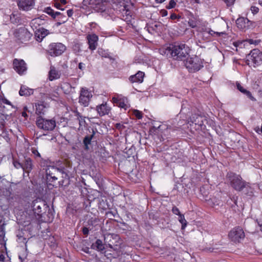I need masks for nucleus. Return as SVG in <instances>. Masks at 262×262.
<instances>
[{
    "label": "nucleus",
    "instance_id": "1",
    "mask_svg": "<svg viewBox=\"0 0 262 262\" xmlns=\"http://www.w3.org/2000/svg\"><path fill=\"white\" fill-rule=\"evenodd\" d=\"M190 52L189 48L184 43L171 44L163 49L161 54L172 58L174 60L182 61L188 57Z\"/></svg>",
    "mask_w": 262,
    "mask_h": 262
},
{
    "label": "nucleus",
    "instance_id": "47",
    "mask_svg": "<svg viewBox=\"0 0 262 262\" xmlns=\"http://www.w3.org/2000/svg\"><path fill=\"white\" fill-rule=\"evenodd\" d=\"M237 89L242 93L245 94L247 91V90L245 89L238 82L236 83Z\"/></svg>",
    "mask_w": 262,
    "mask_h": 262
},
{
    "label": "nucleus",
    "instance_id": "32",
    "mask_svg": "<svg viewBox=\"0 0 262 262\" xmlns=\"http://www.w3.org/2000/svg\"><path fill=\"white\" fill-rule=\"evenodd\" d=\"M36 113L38 115H43L45 112V106L43 104L37 103L35 104Z\"/></svg>",
    "mask_w": 262,
    "mask_h": 262
},
{
    "label": "nucleus",
    "instance_id": "5",
    "mask_svg": "<svg viewBox=\"0 0 262 262\" xmlns=\"http://www.w3.org/2000/svg\"><path fill=\"white\" fill-rule=\"evenodd\" d=\"M108 0H83L84 6L90 7L98 12H103L107 10L110 5Z\"/></svg>",
    "mask_w": 262,
    "mask_h": 262
},
{
    "label": "nucleus",
    "instance_id": "51",
    "mask_svg": "<svg viewBox=\"0 0 262 262\" xmlns=\"http://www.w3.org/2000/svg\"><path fill=\"white\" fill-rule=\"evenodd\" d=\"M8 183V182L5 179H2V177L0 176V190H2L4 188L3 186V184L4 183Z\"/></svg>",
    "mask_w": 262,
    "mask_h": 262
},
{
    "label": "nucleus",
    "instance_id": "31",
    "mask_svg": "<svg viewBox=\"0 0 262 262\" xmlns=\"http://www.w3.org/2000/svg\"><path fill=\"white\" fill-rule=\"evenodd\" d=\"M95 133H96V131L93 129L92 135H91L90 136H86L84 138L83 142L85 146V148L86 149H89V145L91 144V140L93 139V138L94 137Z\"/></svg>",
    "mask_w": 262,
    "mask_h": 262
},
{
    "label": "nucleus",
    "instance_id": "56",
    "mask_svg": "<svg viewBox=\"0 0 262 262\" xmlns=\"http://www.w3.org/2000/svg\"><path fill=\"white\" fill-rule=\"evenodd\" d=\"M32 152L36 156L38 157H40L41 156H40V154H39V152H38V151L35 149V148H32Z\"/></svg>",
    "mask_w": 262,
    "mask_h": 262
},
{
    "label": "nucleus",
    "instance_id": "36",
    "mask_svg": "<svg viewBox=\"0 0 262 262\" xmlns=\"http://www.w3.org/2000/svg\"><path fill=\"white\" fill-rule=\"evenodd\" d=\"M56 16H58L57 20L58 21L56 23L57 26H59L62 24L66 23L68 20L67 16L61 13L60 15H56Z\"/></svg>",
    "mask_w": 262,
    "mask_h": 262
},
{
    "label": "nucleus",
    "instance_id": "9",
    "mask_svg": "<svg viewBox=\"0 0 262 262\" xmlns=\"http://www.w3.org/2000/svg\"><path fill=\"white\" fill-rule=\"evenodd\" d=\"M49 206L46 202L40 199L34 200L31 204V209L35 214L40 216L48 209Z\"/></svg>",
    "mask_w": 262,
    "mask_h": 262
},
{
    "label": "nucleus",
    "instance_id": "49",
    "mask_svg": "<svg viewBox=\"0 0 262 262\" xmlns=\"http://www.w3.org/2000/svg\"><path fill=\"white\" fill-rule=\"evenodd\" d=\"M13 165H14V166L16 168H22L23 169V163H21L20 162H19L18 161H13Z\"/></svg>",
    "mask_w": 262,
    "mask_h": 262
},
{
    "label": "nucleus",
    "instance_id": "17",
    "mask_svg": "<svg viewBox=\"0 0 262 262\" xmlns=\"http://www.w3.org/2000/svg\"><path fill=\"white\" fill-rule=\"evenodd\" d=\"M89 48L93 51L95 50L98 45V37L95 34H89L86 37Z\"/></svg>",
    "mask_w": 262,
    "mask_h": 262
},
{
    "label": "nucleus",
    "instance_id": "20",
    "mask_svg": "<svg viewBox=\"0 0 262 262\" xmlns=\"http://www.w3.org/2000/svg\"><path fill=\"white\" fill-rule=\"evenodd\" d=\"M60 75L61 74L59 71L57 70L54 66H51L50 67V70L48 74V78L50 81L59 79Z\"/></svg>",
    "mask_w": 262,
    "mask_h": 262
},
{
    "label": "nucleus",
    "instance_id": "6",
    "mask_svg": "<svg viewBox=\"0 0 262 262\" xmlns=\"http://www.w3.org/2000/svg\"><path fill=\"white\" fill-rule=\"evenodd\" d=\"M185 66L189 72L194 73L203 67V60L196 56L187 57Z\"/></svg>",
    "mask_w": 262,
    "mask_h": 262
},
{
    "label": "nucleus",
    "instance_id": "26",
    "mask_svg": "<svg viewBox=\"0 0 262 262\" xmlns=\"http://www.w3.org/2000/svg\"><path fill=\"white\" fill-rule=\"evenodd\" d=\"M33 89H29L25 85H22L19 91V94L22 96H28L33 94Z\"/></svg>",
    "mask_w": 262,
    "mask_h": 262
},
{
    "label": "nucleus",
    "instance_id": "59",
    "mask_svg": "<svg viewBox=\"0 0 262 262\" xmlns=\"http://www.w3.org/2000/svg\"><path fill=\"white\" fill-rule=\"evenodd\" d=\"M160 13L162 16L164 17L167 16L168 12L166 10L163 9L160 11Z\"/></svg>",
    "mask_w": 262,
    "mask_h": 262
},
{
    "label": "nucleus",
    "instance_id": "8",
    "mask_svg": "<svg viewBox=\"0 0 262 262\" xmlns=\"http://www.w3.org/2000/svg\"><path fill=\"white\" fill-rule=\"evenodd\" d=\"M247 58L248 64L255 68L262 64V52L257 49L252 50Z\"/></svg>",
    "mask_w": 262,
    "mask_h": 262
},
{
    "label": "nucleus",
    "instance_id": "21",
    "mask_svg": "<svg viewBox=\"0 0 262 262\" xmlns=\"http://www.w3.org/2000/svg\"><path fill=\"white\" fill-rule=\"evenodd\" d=\"M111 108L106 103H102L97 106V111L100 116L108 114Z\"/></svg>",
    "mask_w": 262,
    "mask_h": 262
},
{
    "label": "nucleus",
    "instance_id": "42",
    "mask_svg": "<svg viewBox=\"0 0 262 262\" xmlns=\"http://www.w3.org/2000/svg\"><path fill=\"white\" fill-rule=\"evenodd\" d=\"M41 21V19H39V18H35L32 20L31 22V26L32 27H35L36 29V27L35 26L36 25H39L40 22Z\"/></svg>",
    "mask_w": 262,
    "mask_h": 262
},
{
    "label": "nucleus",
    "instance_id": "45",
    "mask_svg": "<svg viewBox=\"0 0 262 262\" xmlns=\"http://www.w3.org/2000/svg\"><path fill=\"white\" fill-rule=\"evenodd\" d=\"M133 114L138 119H140L142 118V113L141 112L137 110H134L133 111Z\"/></svg>",
    "mask_w": 262,
    "mask_h": 262
},
{
    "label": "nucleus",
    "instance_id": "39",
    "mask_svg": "<svg viewBox=\"0 0 262 262\" xmlns=\"http://www.w3.org/2000/svg\"><path fill=\"white\" fill-rule=\"evenodd\" d=\"M76 116L79 121V127L84 126L85 124L84 118L81 116L80 113L77 112L76 113Z\"/></svg>",
    "mask_w": 262,
    "mask_h": 262
},
{
    "label": "nucleus",
    "instance_id": "50",
    "mask_svg": "<svg viewBox=\"0 0 262 262\" xmlns=\"http://www.w3.org/2000/svg\"><path fill=\"white\" fill-rule=\"evenodd\" d=\"M245 94L252 101H255L256 100V99L252 96L250 92L247 91Z\"/></svg>",
    "mask_w": 262,
    "mask_h": 262
},
{
    "label": "nucleus",
    "instance_id": "15",
    "mask_svg": "<svg viewBox=\"0 0 262 262\" xmlns=\"http://www.w3.org/2000/svg\"><path fill=\"white\" fill-rule=\"evenodd\" d=\"M13 64L14 70L19 74H23L27 70L26 63L23 59H14Z\"/></svg>",
    "mask_w": 262,
    "mask_h": 262
},
{
    "label": "nucleus",
    "instance_id": "13",
    "mask_svg": "<svg viewBox=\"0 0 262 262\" xmlns=\"http://www.w3.org/2000/svg\"><path fill=\"white\" fill-rule=\"evenodd\" d=\"M92 94L86 88H82L79 97V103L84 106L89 105Z\"/></svg>",
    "mask_w": 262,
    "mask_h": 262
},
{
    "label": "nucleus",
    "instance_id": "40",
    "mask_svg": "<svg viewBox=\"0 0 262 262\" xmlns=\"http://www.w3.org/2000/svg\"><path fill=\"white\" fill-rule=\"evenodd\" d=\"M179 221L182 224V229H184L187 225V221L183 214H180Z\"/></svg>",
    "mask_w": 262,
    "mask_h": 262
},
{
    "label": "nucleus",
    "instance_id": "33",
    "mask_svg": "<svg viewBox=\"0 0 262 262\" xmlns=\"http://www.w3.org/2000/svg\"><path fill=\"white\" fill-rule=\"evenodd\" d=\"M10 21L14 24H19L21 23L19 15L18 14H12L10 17Z\"/></svg>",
    "mask_w": 262,
    "mask_h": 262
},
{
    "label": "nucleus",
    "instance_id": "58",
    "mask_svg": "<svg viewBox=\"0 0 262 262\" xmlns=\"http://www.w3.org/2000/svg\"><path fill=\"white\" fill-rule=\"evenodd\" d=\"M85 68V64L83 62H80L78 64V68L81 70H83Z\"/></svg>",
    "mask_w": 262,
    "mask_h": 262
},
{
    "label": "nucleus",
    "instance_id": "12",
    "mask_svg": "<svg viewBox=\"0 0 262 262\" xmlns=\"http://www.w3.org/2000/svg\"><path fill=\"white\" fill-rule=\"evenodd\" d=\"M13 34L16 39L21 42L28 41L32 36V34L24 27L16 29Z\"/></svg>",
    "mask_w": 262,
    "mask_h": 262
},
{
    "label": "nucleus",
    "instance_id": "38",
    "mask_svg": "<svg viewBox=\"0 0 262 262\" xmlns=\"http://www.w3.org/2000/svg\"><path fill=\"white\" fill-rule=\"evenodd\" d=\"M97 52L98 54L102 57L110 58V55L108 52L102 48H99L98 49Z\"/></svg>",
    "mask_w": 262,
    "mask_h": 262
},
{
    "label": "nucleus",
    "instance_id": "41",
    "mask_svg": "<svg viewBox=\"0 0 262 262\" xmlns=\"http://www.w3.org/2000/svg\"><path fill=\"white\" fill-rule=\"evenodd\" d=\"M17 241L19 244L26 245L27 243V240L26 238L24 237L23 236L21 235V233H19V234L17 235Z\"/></svg>",
    "mask_w": 262,
    "mask_h": 262
},
{
    "label": "nucleus",
    "instance_id": "64",
    "mask_svg": "<svg viewBox=\"0 0 262 262\" xmlns=\"http://www.w3.org/2000/svg\"><path fill=\"white\" fill-rule=\"evenodd\" d=\"M59 3L60 4H66L67 2H66V0H59Z\"/></svg>",
    "mask_w": 262,
    "mask_h": 262
},
{
    "label": "nucleus",
    "instance_id": "10",
    "mask_svg": "<svg viewBox=\"0 0 262 262\" xmlns=\"http://www.w3.org/2000/svg\"><path fill=\"white\" fill-rule=\"evenodd\" d=\"M229 239L235 244H239L245 237L243 229L239 227L233 228L229 233Z\"/></svg>",
    "mask_w": 262,
    "mask_h": 262
},
{
    "label": "nucleus",
    "instance_id": "29",
    "mask_svg": "<svg viewBox=\"0 0 262 262\" xmlns=\"http://www.w3.org/2000/svg\"><path fill=\"white\" fill-rule=\"evenodd\" d=\"M28 249L27 247H22V248L18 253V258L20 262H24L28 256Z\"/></svg>",
    "mask_w": 262,
    "mask_h": 262
},
{
    "label": "nucleus",
    "instance_id": "53",
    "mask_svg": "<svg viewBox=\"0 0 262 262\" xmlns=\"http://www.w3.org/2000/svg\"><path fill=\"white\" fill-rule=\"evenodd\" d=\"M251 10L253 14H255L258 12L259 9L256 6H252L251 7Z\"/></svg>",
    "mask_w": 262,
    "mask_h": 262
},
{
    "label": "nucleus",
    "instance_id": "44",
    "mask_svg": "<svg viewBox=\"0 0 262 262\" xmlns=\"http://www.w3.org/2000/svg\"><path fill=\"white\" fill-rule=\"evenodd\" d=\"M245 41H246V45L248 43L249 45H258L260 42V41L258 40H253L252 39H246Z\"/></svg>",
    "mask_w": 262,
    "mask_h": 262
},
{
    "label": "nucleus",
    "instance_id": "43",
    "mask_svg": "<svg viewBox=\"0 0 262 262\" xmlns=\"http://www.w3.org/2000/svg\"><path fill=\"white\" fill-rule=\"evenodd\" d=\"M217 248H214L213 247H206V248L203 249V251L209 252H217Z\"/></svg>",
    "mask_w": 262,
    "mask_h": 262
},
{
    "label": "nucleus",
    "instance_id": "57",
    "mask_svg": "<svg viewBox=\"0 0 262 262\" xmlns=\"http://www.w3.org/2000/svg\"><path fill=\"white\" fill-rule=\"evenodd\" d=\"M0 246H6V241L4 239V237L0 236Z\"/></svg>",
    "mask_w": 262,
    "mask_h": 262
},
{
    "label": "nucleus",
    "instance_id": "23",
    "mask_svg": "<svg viewBox=\"0 0 262 262\" xmlns=\"http://www.w3.org/2000/svg\"><path fill=\"white\" fill-rule=\"evenodd\" d=\"M144 77V73L138 71L135 75L130 76L129 80L133 83H141L143 81Z\"/></svg>",
    "mask_w": 262,
    "mask_h": 262
},
{
    "label": "nucleus",
    "instance_id": "48",
    "mask_svg": "<svg viewBox=\"0 0 262 262\" xmlns=\"http://www.w3.org/2000/svg\"><path fill=\"white\" fill-rule=\"evenodd\" d=\"M0 102H2L3 103L6 104L10 105L12 106V105L11 104V102L7 100L5 98H3L2 96H0Z\"/></svg>",
    "mask_w": 262,
    "mask_h": 262
},
{
    "label": "nucleus",
    "instance_id": "30",
    "mask_svg": "<svg viewBox=\"0 0 262 262\" xmlns=\"http://www.w3.org/2000/svg\"><path fill=\"white\" fill-rule=\"evenodd\" d=\"M74 87L72 86V85L69 83H64L61 85V89L63 90L65 94H70L73 93L75 92L74 91Z\"/></svg>",
    "mask_w": 262,
    "mask_h": 262
},
{
    "label": "nucleus",
    "instance_id": "28",
    "mask_svg": "<svg viewBox=\"0 0 262 262\" xmlns=\"http://www.w3.org/2000/svg\"><path fill=\"white\" fill-rule=\"evenodd\" d=\"M92 222V221H89L88 227H84L82 228V233L85 236L88 235L90 232H93L96 230V229H94V228H96V225L93 226L92 224H90V223Z\"/></svg>",
    "mask_w": 262,
    "mask_h": 262
},
{
    "label": "nucleus",
    "instance_id": "3",
    "mask_svg": "<svg viewBox=\"0 0 262 262\" xmlns=\"http://www.w3.org/2000/svg\"><path fill=\"white\" fill-rule=\"evenodd\" d=\"M46 179L51 182H55L59 177L68 179V176L64 168H59L54 166L49 165L46 168Z\"/></svg>",
    "mask_w": 262,
    "mask_h": 262
},
{
    "label": "nucleus",
    "instance_id": "55",
    "mask_svg": "<svg viewBox=\"0 0 262 262\" xmlns=\"http://www.w3.org/2000/svg\"><path fill=\"white\" fill-rule=\"evenodd\" d=\"M60 4L59 3V1L58 0H56L55 1V4H54V6L55 7L57 8V9H59L60 10H64V9L63 8H62L60 7Z\"/></svg>",
    "mask_w": 262,
    "mask_h": 262
},
{
    "label": "nucleus",
    "instance_id": "2",
    "mask_svg": "<svg viewBox=\"0 0 262 262\" xmlns=\"http://www.w3.org/2000/svg\"><path fill=\"white\" fill-rule=\"evenodd\" d=\"M227 178L229 180L231 186L236 190L241 191L244 188H249L250 192H248L249 195H252L253 191L249 184L244 181L242 178L238 174L233 172H229L227 173Z\"/></svg>",
    "mask_w": 262,
    "mask_h": 262
},
{
    "label": "nucleus",
    "instance_id": "18",
    "mask_svg": "<svg viewBox=\"0 0 262 262\" xmlns=\"http://www.w3.org/2000/svg\"><path fill=\"white\" fill-rule=\"evenodd\" d=\"M113 102L116 103L119 107L126 110L129 107L127 99L126 97L118 96L112 98Z\"/></svg>",
    "mask_w": 262,
    "mask_h": 262
},
{
    "label": "nucleus",
    "instance_id": "35",
    "mask_svg": "<svg viewBox=\"0 0 262 262\" xmlns=\"http://www.w3.org/2000/svg\"><path fill=\"white\" fill-rule=\"evenodd\" d=\"M233 45L236 48H245L247 45L246 41H245V40H238L237 41L234 42ZM236 50L237 51V49H236Z\"/></svg>",
    "mask_w": 262,
    "mask_h": 262
},
{
    "label": "nucleus",
    "instance_id": "52",
    "mask_svg": "<svg viewBox=\"0 0 262 262\" xmlns=\"http://www.w3.org/2000/svg\"><path fill=\"white\" fill-rule=\"evenodd\" d=\"M235 0H224L227 6H231L234 3Z\"/></svg>",
    "mask_w": 262,
    "mask_h": 262
},
{
    "label": "nucleus",
    "instance_id": "19",
    "mask_svg": "<svg viewBox=\"0 0 262 262\" xmlns=\"http://www.w3.org/2000/svg\"><path fill=\"white\" fill-rule=\"evenodd\" d=\"M49 34V31L43 28L36 29L35 31V36L38 41H41Z\"/></svg>",
    "mask_w": 262,
    "mask_h": 262
},
{
    "label": "nucleus",
    "instance_id": "62",
    "mask_svg": "<svg viewBox=\"0 0 262 262\" xmlns=\"http://www.w3.org/2000/svg\"><path fill=\"white\" fill-rule=\"evenodd\" d=\"M5 116L1 112V110H0V121L4 120Z\"/></svg>",
    "mask_w": 262,
    "mask_h": 262
},
{
    "label": "nucleus",
    "instance_id": "46",
    "mask_svg": "<svg viewBox=\"0 0 262 262\" xmlns=\"http://www.w3.org/2000/svg\"><path fill=\"white\" fill-rule=\"evenodd\" d=\"M176 3L174 0H170L168 5L166 7L168 9H170L175 7Z\"/></svg>",
    "mask_w": 262,
    "mask_h": 262
},
{
    "label": "nucleus",
    "instance_id": "60",
    "mask_svg": "<svg viewBox=\"0 0 262 262\" xmlns=\"http://www.w3.org/2000/svg\"><path fill=\"white\" fill-rule=\"evenodd\" d=\"M67 13L69 17H71L73 14V10L72 9H69L67 11Z\"/></svg>",
    "mask_w": 262,
    "mask_h": 262
},
{
    "label": "nucleus",
    "instance_id": "63",
    "mask_svg": "<svg viewBox=\"0 0 262 262\" xmlns=\"http://www.w3.org/2000/svg\"><path fill=\"white\" fill-rule=\"evenodd\" d=\"M161 127H162V128L163 127V126H161V125H159L157 127H156V126H154L153 127V129H158V130H162L163 128H161Z\"/></svg>",
    "mask_w": 262,
    "mask_h": 262
},
{
    "label": "nucleus",
    "instance_id": "27",
    "mask_svg": "<svg viewBox=\"0 0 262 262\" xmlns=\"http://www.w3.org/2000/svg\"><path fill=\"white\" fill-rule=\"evenodd\" d=\"M249 20L247 18L240 17L236 20V24L237 27L239 29H245L248 25Z\"/></svg>",
    "mask_w": 262,
    "mask_h": 262
},
{
    "label": "nucleus",
    "instance_id": "4",
    "mask_svg": "<svg viewBox=\"0 0 262 262\" xmlns=\"http://www.w3.org/2000/svg\"><path fill=\"white\" fill-rule=\"evenodd\" d=\"M111 2L113 4L114 9H116L122 13V19L127 22L130 21L131 12L128 9V6L125 4V0H111Z\"/></svg>",
    "mask_w": 262,
    "mask_h": 262
},
{
    "label": "nucleus",
    "instance_id": "7",
    "mask_svg": "<svg viewBox=\"0 0 262 262\" xmlns=\"http://www.w3.org/2000/svg\"><path fill=\"white\" fill-rule=\"evenodd\" d=\"M36 123L38 128L46 131H52L56 126L54 119H47L40 116L37 118Z\"/></svg>",
    "mask_w": 262,
    "mask_h": 262
},
{
    "label": "nucleus",
    "instance_id": "37",
    "mask_svg": "<svg viewBox=\"0 0 262 262\" xmlns=\"http://www.w3.org/2000/svg\"><path fill=\"white\" fill-rule=\"evenodd\" d=\"M7 247H0V261L4 262L7 254Z\"/></svg>",
    "mask_w": 262,
    "mask_h": 262
},
{
    "label": "nucleus",
    "instance_id": "61",
    "mask_svg": "<svg viewBox=\"0 0 262 262\" xmlns=\"http://www.w3.org/2000/svg\"><path fill=\"white\" fill-rule=\"evenodd\" d=\"M170 18L171 19H175L177 18V16L176 14L172 13L171 14Z\"/></svg>",
    "mask_w": 262,
    "mask_h": 262
},
{
    "label": "nucleus",
    "instance_id": "14",
    "mask_svg": "<svg viewBox=\"0 0 262 262\" xmlns=\"http://www.w3.org/2000/svg\"><path fill=\"white\" fill-rule=\"evenodd\" d=\"M113 247H76V250L78 251H83L86 253L90 254L91 252L90 251V249H93L98 251L101 252V253L104 254L105 256L108 255V253H106V250L105 248H112Z\"/></svg>",
    "mask_w": 262,
    "mask_h": 262
},
{
    "label": "nucleus",
    "instance_id": "54",
    "mask_svg": "<svg viewBox=\"0 0 262 262\" xmlns=\"http://www.w3.org/2000/svg\"><path fill=\"white\" fill-rule=\"evenodd\" d=\"M172 211L174 214L178 215L179 216L180 215V214H181L179 209L176 207L172 208Z\"/></svg>",
    "mask_w": 262,
    "mask_h": 262
},
{
    "label": "nucleus",
    "instance_id": "25",
    "mask_svg": "<svg viewBox=\"0 0 262 262\" xmlns=\"http://www.w3.org/2000/svg\"><path fill=\"white\" fill-rule=\"evenodd\" d=\"M182 122H177V119H173L169 121L168 123L166 125V129L175 130L176 128H178L182 126Z\"/></svg>",
    "mask_w": 262,
    "mask_h": 262
},
{
    "label": "nucleus",
    "instance_id": "24",
    "mask_svg": "<svg viewBox=\"0 0 262 262\" xmlns=\"http://www.w3.org/2000/svg\"><path fill=\"white\" fill-rule=\"evenodd\" d=\"M33 168L32 160L28 157L25 158L23 163V169L27 173H29Z\"/></svg>",
    "mask_w": 262,
    "mask_h": 262
},
{
    "label": "nucleus",
    "instance_id": "16",
    "mask_svg": "<svg viewBox=\"0 0 262 262\" xmlns=\"http://www.w3.org/2000/svg\"><path fill=\"white\" fill-rule=\"evenodd\" d=\"M34 5V0H17V5L24 11L30 10Z\"/></svg>",
    "mask_w": 262,
    "mask_h": 262
},
{
    "label": "nucleus",
    "instance_id": "11",
    "mask_svg": "<svg viewBox=\"0 0 262 262\" xmlns=\"http://www.w3.org/2000/svg\"><path fill=\"white\" fill-rule=\"evenodd\" d=\"M66 50V47L62 43H52L49 46L48 52L51 56L56 57L61 55Z\"/></svg>",
    "mask_w": 262,
    "mask_h": 262
},
{
    "label": "nucleus",
    "instance_id": "22",
    "mask_svg": "<svg viewBox=\"0 0 262 262\" xmlns=\"http://www.w3.org/2000/svg\"><path fill=\"white\" fill-rule=\"evenodd\" d=\"M190 120L192 123L198 125L199 127H202L204 125V120L205 119L202 116L194 114L190 117Z\"/></svg>",
    "mask_w": 262,
    "mask_h": 262
},
{
    "label": "nucleus",
    "instance_id": "34",
    "mask_svg": "<svg viewBox=\"0 0 262 262\" xmlns=\"http://www.w3.org/2000/svg\"><path fill=\"white\" fill-rule=\"evenodd\" d=\"M44 11L48 14L49 15H51L53 18H56V15H60L61 13L59 12H54V10L51 9L50 7H47L45 9Z\"/></svg>",
    "mask_w": 262,
    "mask_h": 262
}]
</instances>
